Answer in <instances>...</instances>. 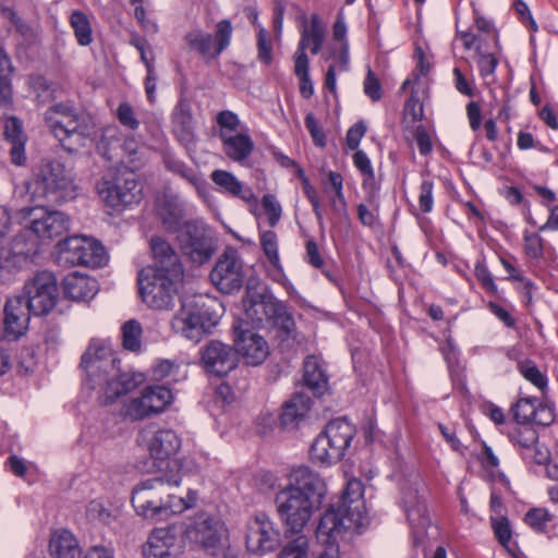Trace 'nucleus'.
<instances>
[{
    "instance_id": "35",
    "label": "nucleus",
    "mask_w": 558,
    "mask_h": 558,
    "mask_svg": "<svg viewBox=\"0 0 558 558\" xmlns=\"http://www.w3.org/2000/svg\"><path fill=\"white\" fill-rule=\"evenodd\" d=\"M69 22L77 44L80 46L90 45L93 41V28L87 14L75 10L71 13Z\"/></svg>"
},
{
    "instance_id": "1",
    "label": "nucleus",
    "mask_w": 558,
    "mask_h": 558,
    "mask_svg": "<svg viewBox=\"0 0 558 558\" xmlns=\"http://www.w3.org/2000/svg\"><path fill=\"white\" fill-rule=\"evenodd\" d=\"M326 494V484L318 473L305 465L294 468L288 484L276 494L278 514L290 531L299 533L320 508Z\"/></svg>"
},
{
    "instance_id": "41",
    "label": "nucleus",
    "mask_w": 558,
    "mask_h": 558,
    "mask_svg": "<svg viewBox=\"0 0 558 558\" xmlns=\"http://www.w3.org/2000/svg\"><path fill=\"white\" fill-rule=\"evenodd\" d=\"M537 404V398H520L510 409L513 420L520 425L532 423Z\"/></svg>"
},
{
    "instance_id": "17",
    "label": "nucleus",
    "mask_w": 558,
    "mask_h": 558,
    "mask_svg": "<svg viewBox=\"0 0 558 558\" xmlns=\"http://www.w3.org/2000/svg\"><path fill=\"white\" fill-rule=\"evenodd\" d=\"M280 531L265 513H256L246 524L245 543L250 553L263 556L277 549Z\"/></svg>"
},
{
    "instance_id": "64",
    "label": "nucleus",
    "mask_w": 558,
    "mask_h": 558,
    "mask_svg": "<svg viewBox=\"0 0 558 558\" xmlns=\"http://www.w3.org/2000/svg\"><path fill=\"white\" fill-rule=\"evenodd\" d=\"M0 13L11 22L21 35L28 36L32 33L31 26L12 8L0 5Z\"/></svg>"
},
{
    "instance_id": "2",
    "label": "nucleus",
    "mask_w": 558,
    "mask_h": 558,
    "mask_svg": "<svg viewBox=\"0 0 558 558\" xmlns=\"http://www.w3.org/2000/svg\"><path fill=\"white\" fill-rule=\"evenodd\" d=\"M177 466L172 462V469ZM182 481L181 473L160 472V474L141 481L132 490L131 502L137 515L153 522L167 520L173 514H179L193 508L197 496L193 490H189L187 497H177L169 489L180 485Z\"/></svg>"
},
{
    "instance_id": "26",
    "label": "nucleus",
    "mask_w": 558,
    "mask_h": 558,
    "mask_svg": "<svg viewBox=\"0 0 558 558\" xmlns=\"http://www.w3.org/2000/svg\"><path fill=\"white\" fill-rule=\"evenodd\" d=\"M4 136L11 144L10 158L15 166H23L26 162L25 144L27 136L23 131L22 122L15 117H10L4 123Z\"/></svg>"
},
{
    "instance_id": "60",
    "label": "nucleus",
    "mask_w": 558,
    "mask_h": 558,
    "mask_svg": "<svg viewBox=\"0 0 558 558\" xmlns=\"http://www.w3.org/2000/svg\"><path fill=\"white\" fill-rule=\"evenodd\" d=\"M492 526H493L494 533H495L498 542L504 547H507L512 537V531H511L509 520L505 517H501L498 519L492 518Z\"/></svg>"
},
{
    "instance_id": "3",
    "label": "nucleus",
    "mask_w": 558,
    "mask_h": 558,
    "mask_svg": "<svg viewBox=\"0 0 558 558\" xmlns=\"http://www.w3.org/2000/svg\"><path fill=\"white\" fill-rule=\"evenodd\" d=\"M366 521L363 484L359 480H350L337 504H331L322 515L317 534L326 536V542L336 541L348 530L360 532Z\"/></svg>"
},
{
    "instance_id": "7",
    "label": "nucleus",
    "mask_w": 558,
    "mask_h": 558,
    "mask_svg": "<svg viewBox=\"0 0 558 558\" xmlns=\"http://www.w3.org/2000/svg\"><path fill=\"white\" fill-rule=\"evenodd\" d=\"M45 122L61 146L72 153L74 145H82L87 136L85 118L69 102L50 106L45 112Z\"/></svg>"
},
{
    "instance_id": "21",
    "label": "nucleus",
    "mask_w": 558,
    "mask_h": 558,
    "mask_svg": "<svg viewBox=\"0 0 558 558\" xmlns=\"http://www.w3.org/2000/svg\"><path fill=\"white\" fill-rule=\"evenodd\" d=\"M33 311L19 296L9 298L3 307V336L15 341L26 333Z\"/></svg>"
},
{
    "instance_id": "9",
    "label": "nucleus",
    "mask_w": 558,
    "mask_h": 558,
    "mask_svg": "<svg viewBox=\"0 0 558 558\" xmlns=\"http://www.w3.org/2000/svg\"><path fill=\"white\" fill-rule=\"evenodd\" d=\"M107 262L105 247L87 236H70L58 243L57 263L60 266L101 267Z\"/></svg>"
},
{
    "instance_id": "43",
    "label": "nucleus",
    "mask_w": 558,
    "mask_h": 558,
    "mask_svg": "<svg viewBox=\"0 0 558 558\" xmlns=\"http://www.w3.org/2000/svg\"><path fill=\"white\" fill-rule=\"evenodd\" d=\"M509 439L514 446L521 448V452H532L534 445L538 444V434L533 427L523 425L515 427L509 434Z\"/></svg>"
},
{
    "instance_id": "48",
    "label": "nucleus",
    "mask_w": 558,
    "mask_h": 558,
    "mask_svg": "<svg viewBox=\"0 0 558 558\" xmlns=\"http://www.w3.org/2000/svg\"><path fill=\"white\" fill-rule=\"evenodd\" d=\"M304 35H307V47L312 45L311 52L317 54L324 43V29L317 14L311 16V29L304 28L302 36Z\"/></svg>"
},
{
    "instance_id": "63",
    "label": "nucleus",
    "mask_w": 558,
    "mask_h": 558,
    "mask_svg": "<svg viewBox=\"0 0 558 558\" xmlns=\"http://www.w3.org/2000/svg\"><path fill=\"white\" fill-rule=\"evenodd\" d=\"M476 53L478 54L477 65L481 76L493 75L498 65L497 58L493 53H482L480 46L476 47Z\"/></svg>"
},
{
    "instance_id": "14",
    "label": "nucleus",
    "mask_w": 558,
    "mask_h": 558,
    "mask_svg": "<svg viewBox=\"0 0 558 558\" xmlns=\"http://www.w3.org/2000/svg\"><path fill=\"white\" fill-rule=\"evenodd\" d=\"M182 254L191 263L203 265L210 260L216 246L204 225L196 221H186L178 235Z\"/></svg>"
},
{
    "instance_id": "4",
    "label": "nucleus",
    "mask_w": 558,
    "mask_h": 558,
    "mask_svg": "<svg viewBox=\"0 0 558 558\" xmlns=\"http://www.w3.org/2000/svg\"><path fill=\"white\" fill-rule=\"evenodd\" d=\"M244 323L253 327H274L286 336H290L294 329V319L287 306L277 300L260 283L248 282L243 298Z\"/></svg>"
},
{
    "instance_id": "25",
    "label": "nucleus",
    "mask_w": 558,
    "mask_h": 558,
    "mask_svg": "<svg viewBox=\"0 0 558 558\" xmlns=\"http://www.w3.org/2000/svg\"><path fill=\"white\" fill-rule=\"evenodd\" d=\"M177 544V536L169 527L154 529L143 545L144 558H169Z\"/></svg>"
},
{
    "instance_id": "28",
    "label": "nucleus",
    "mask_w": 558,
    "mask_h": 558,
    "mask_svg": "<svg viewBox=\"0 0 558 558\" xmlns=\"http://www.w3.org/2000/svg\"><path fill=\"white\" fill-rule=\"evenodd\" d=\"M219 138L226 156L235 162L244 161L254 150V142L248 134L223 132L219 133Z\"/></svg>"
},
{
    "instance_id": "13",
    "label": "nucleus",
    "mask_w": 558,
    "mask_h": 558,
    "mask_svg": "<svg viewBox=\"0 0 558 558\" xmlns=\"http://www.w3.org/2000/svg\"><path fill=\"white\" fill-rule=\"evenodd\" d=\"M181 279L163 275L138 271V291L143 302L155 310H170L177 294V283Z\"/></svg>"
},
{
    "instance_id": "19",
    "label": "nucleus",
    "mask_w": 558,
    "mask_h": 558,
    "mask_svg": "<svg viewBox=\"0 0 558 558\" xmlns=\"http://www.w3.org/2000/svg\"><path fill=\"white\" fill-rule=\"evenodd\" d=\"M32 216L31 230L43 240H52L66 233L70 217L59 210H47L43 205L37 208H24Z\"/></svg>"
},
{
    "instance_id": "58",
    "label": "nucleus",
    "mask_w": 558,
    "mask_h": 558,
    "mask_svg": "<svg viewBox=\"0 0 558 558\" xmlns=\"http://www.w3.org/2000/svg\"><path fill=\"white\" fill-rule=\"evenodd\" d=\"M305 128L311 134L313 142L318 147H325L326 146V135L324 133L323 128L320 126L319 122L315 118V116L310 112L305 116L304 119Z\"/></svg>"
},
{
    "instance_id": "50",
    "label": "nucleus",
    "mask_w": 558,
    "mask_h": 558,
    "mask_svg": "<svg viewBox=\"0 0 558 558\" xmlns=\"http://www.w3.org/2000/svg\"><path fill=\"white\" fill-rule=\"evenodd\" d=\"M523 248L526 256L532 259H539L544 256V240L543 238L533 232H524Z\"/></svg>"
},
{
    "instance_id": "40",
    "label": "nucleus",
    "mask_w": 558,
    "mask_h": 558,
    "mask_svg": "<svg viewBox=\"0 0 558 558\" xmlns=\"http://www.w3.org/2000/svg\"><path fill=\"white\" fill-rule=\"evenodd\" d=\"M517 368L519 373L530 381L533 386H535L541 391L547 389L548 378L545 373H543L534 361L530 359L520 360L517 363Z\"/></svg>"
},
{
    "instance_id": "57",
    "label": "nucleus",
    "mask_w": 558,
    "mask_h": 558,
    "mask_svg": "<svg viewBox=\"0 0 558 558\" xmlns=\"http://www.w3.org/2000/svg\"><path fill=\"white\" fill-rule=\"evenodd\" d=\"M434 182L430 179H424L420 185L418 206L422 213H430L434 206Z\"/></svg>"
},
{
    "instance_id": "56",
    "label": "nucleus",
    "mask_w": 558,
    "mask_h": 558,
    "mask_svg": "<svg viewBox=\"0 0 558 558\" xmlns=\"http://www.w3.org/2000/svg\"><path fill=\"white\" fill-rule=\"evenodd\" d=\"M118 383H119V367L118 366L116 367L114 375L110 374L108 377L102 375L101 384L97 385V387L105 386L104 387V397H102L104 399L101 401L105 405L112 403L117 398L120 397V396H116L112 393V392H114V390H117V389L119 390L120 385H118Z\"/></svg>"
},
{
    "instance_id": "15",
    "label": "nucleus",
    "mask_w": 558,
    "mask_h": 558,
    "mask_svg": "<svg viewBox=\"0 0 558 558\" xmlns=\"http://www.w3.org/2000/svg\"><path fill=\"white\" fill-rule=\"evenodd\" d=\"M213 284L222 293L239 291L244 281L243 263L238 252L228 247L217 259L209 274Z\"/></svg>"
},
{
    "instance_id": "54",
    "label": "nucleus",
    "mask_w": 558,
    "mask_h": 558,
    "mask_svg": "<svg viewBox=\"0 0 558 558\" xmlns=\"http://www.w3.org/2000/svg\"><path fill=\"white\" fill-rule=\"evenodd\" d=\"M364 94L374 102L379 101L383 97V88L377 75L368 68L363 82Z\"/></svg>"
},
{
    "instance_id": "52",
    "label": "nucleus",
    "mask_w": 558,
    "mask_h": 558,
    "mask_svg": "<svg viewBox=\"0 0 558 558\" xmlns=\"http://www.w3.org/2000/svg\"><path fill=\"white\" fill-rule=\"evenodd\" d=\"M307 35L301 36L298 50L294 54V73L298 77L310 75V61L306 56Z\"/></svg>"
},
{
    "instance_id": "42",
    "label": "nucleus",
    "mask_w": 558,
    "mask_h": 558,
    "mask_svg": "<svg viewBox=\"0 0 558 558\" xmlns=\"http://www.w3.org/2000/svg\"><path fill=\"white\" fill-rule=\"evenodd\" d=\"M122 345L131 352H140L142 347L143 329L136 319L125 322L121 328Z\"/></svg>"
},
{
    "instance_id": "62",
    "label": "nucleus",
    "mask_w": 558,
    "mask_h": 558,
    "mask_svg": "<svg viewBox=\"0 0 558 558\" xmlns=\"http://www.w3.org/2000/svg\"><path fill=\"white\" fill-rule=\"evenodd\" d=\"M257 50L259 60L269 64L272 60V46L268 39L267 31L263 27L259 28L257 34Z\"/></svg>"
},
{
    "instance_id": "30",
    "label": "nucleus",
    "mask_w": 558,
    "mask_h": 558,
    "mask_svg": "<svg viewBox=\"0 0 558 558\" xmlns=\"http://www.w3.org/2000/svg\"><path fill=\"white\" fill-rule=\"evenodd\" d=\"M49 553L52 558H82L77 539L66 530L57 531L51 535Z\"/></svg>"
},
{
    "instance_id": "38",
    "label": "nucleus",
    "mask_w": 558,
    "mask_h": 558,
    "mask_svg": "<svg viewBox=\"0 0 558 558\" xmlns=\"http://www.w3.org/2000/svg\"><path fill=\"white\" fill-rule=\"evenodd\" d=\"M143 391L148 397L149 407L155 414L163 412L173 400L172 391L166 386H149Z\"/></svg>"
},
{
    "instance_id": "34",
    "label": "nucleus",
    "mask_w": 558,
    "mask_h": 558,
    "mask_svg": "<svg viewBox=\"0 0 558 558\" xmlns=\"http://www.w3.org/2000/svg\"><path fill=\"white\" fill-rule=\"evenodd\" d=\"M303 369L304 385L310 388L314 395L322 396L327 388L328 381L317 360L314 356L306 357Z\"/></svg>"
},
{
    "instance_id": "53",
    "label": "nucleus",
    "mask_w": 558,
    "mask_h": 558,
    "mask_svg": "<svg viewBox=\"0 0 558 558\" xmlns=\"http://www.w3.org/2000/svg\"><path fill=\"white\" fill-rule=\"evenodd\" d=\"M474 275H475L476 279L480 281L482 288L486 292L494 294V295L497 294L498 287L495 283V280L484 260H477L475 263Z\"/></svg>"
},
{
    "instance_id": "20",
    "label": "nucleus",
    "mask_w": 558,
    "mask_h": 558,
    "mask_svg": "<svg viewBox=\"0 0 558 558\" xmlns=\"http://www.w3.org/2000/svg\"><path fill=\"white\" fill-rule=\"evenodd\" d=\"M235 351L247 365L262 364L269 354L267 341L252 330L244 328L243 323L233 327Z\"/></svg>"
},
{
    "instance_id": "6",
    "label": "nucleus",
    "mask_w": 558,
    "mask_h": 558,
    "mask_svg": "<svg viewBox=\"0 0 558 558\" xmlns=\"http://www.w3.org/2000/svg\"><path fill=\"white\" fill-rule=\"evenodd\" d=\"M356 429L345 417L331 420L311 446V459L329 465L340 461L350 447Z\"/></svg>"
},
{
    "instance_id": "29",
    "label": "nucleus",
    "mask_w": 558,
    "mask_h": 558,
    "mask_svg": "<svg viewBox=\"0 0 558 558\" xmlns=\"http://www.w3.org/2000/svg\"><path fill=\"white\" fill-rule=\"evenodd\" d=\"M210 179L222 193L239 197L247 203L255 199L253 191L250 187H244L242 182L227 170H214L210 174Z\"/></svg>"
},
{
    "instance_id": "32",
    "label": "nucleus",
    "mask_w": 558,
    "mask_h": 558,
    "mask_svg": "<svg viewBox=\"0 0 558 558\" xmlns=\"http://www.w3.org/2000/svg\"><path fill=\"white\" fill-rule=\"evenodd\" d=\"M312 399L303 393H294L289 401L286 402L280 415V422L283 426L296 425L300 420L304 418L311 410Z\"/></svg>"
},
{
    "instance_id": "47",
    "label": "nucleus",
    "mask_w": 558,
    "mask_h": 558,
    "mask_svg": "<svg viewBox=\"0 0 558 558\" xmlns=\"http://www.w3.org/2000/svg\"><path fill=\"white\" fill-rule=\"evenodd\" d=\"M10 252L13 256L28 258L37 254L38 244L36 240L29 239L26 233H20L13 239Z\"/></svg>"
},
{
    "instance_id": "5",
    "label": "nucleus",
    "mask_w": 558,
    "mask_h": 558,
    "mask_svg": "<svg viewBox=\"0 0 558 558\" xmlns=\"http://www.w3.org/2000/svg\"><path fill=\"white\" fill-rule=\"evenodd\" d=\"M27 190L34 202L61 204L76 197V185L71 169L58 160L44 159L36 167Z\"/></svg>"
},
{
    "instance_id": "11",
    "label": "nucleus",
    "mask_w": 558,
    "mask_h": 558,
    "mask_svg": "<svg viewBox=\"0 0 558 558\" xmlns=\"http://www.w3.org/2000/svg\"><path fill=\"white\" fill-rule=\"evenodd\" d=\"M219 322V315L211 304L194 302L184 305L173 317L172 328L183 337L198 342Z\"/></svg>"
},
{
    "instance_id": "27",
    "label": "nucleus",
    "mask_w": 558,
    "mask_h": 558,
    "mask_svg": "<svg viewBox=\"0 0 558 558\" xmlns=\"http://www.w3.org/2000/svg\"><path fill=\"white\" fill-rule=\"evenodd\" d=\"M63 292L68 299L86 301L97 292V281L77 271L71 272L62 281Z\"/></svg>"
},
{
    "instance_id": "37",
    "label": "nucleus",
    "mask_w": 558,
    "mask_h": 558,
    "mask_svg": "<svg viewBox=\"0 0 558 558\" xmlns=\"http://www.w3.org/2000/svg\"><path fill=\"white\" fill-rule=\"evenodd\" d=\"M353 163L359 169V171L364 177L363 179V187L369 189L371 194L368 197V202L373 205L375 203V172L372 167L371 160L363 150H356L353 155Z\"/></svg>"
},
{
    "instance_id": "49",
    "label": "nucleus",
    "mask_w": 558,
    "mask_h": 558,
    "mask_svg": "<svg viewBox=\"0 0 558 558\" xmlns=\"http://www.w3.org/2000/svg\"><path fill=\"white\" fill-rule=\"evenodd\" d=\"M166 166L171 172L180 175L182 179L186 180L196 189H199L204 185V181L196 173V171L191 167L186 166L184 162L180 160L170 159L166 162Z\"/></svg>"
},
{
    "instance_id": "51",
    "label": "nucleus",
    "mask_w": 558,
    "mask_h": 558,
    "mask_svg": "<svg viewBox=\"0 0 558 558\" xmlns=\"http://www.w3.org/2000/svg\"><path fill=\"white\" fill-rule=\"evenodd\" d=\"M262 206L271 228L276 227L282 215V207L272 194H265L262 198Z\"/></svg>"
},
{
    "instance_id": "22",
    "label": "nucleus",
    "mask_w": 558,
    "mask_h": 558,
    "mask_svg": "<svg viewBox=\"0 0 558 558\" xmlns=\"http://www.w3.org/2000/svg\"><path fill=\"white\" fill-rule=\"evenodd\" d=\"M402 502L412 529L414 543L418 544L423 542L426 530L430 524L425 499L416 488L409 487L403 488Z\"/></svg>"
},
{
    "instance_id": "8",
    "label": "nucleus",
    "mask_w": 558,
    "mask_h": 558,
    "mask_svg": "<svg viewBox=\"0 0 558 558\" xmlns=\"http://www.w3.org/2000/svg\"><path fill=\"white\" fill-rule=\"evenodd\" d=\"M100 198L116 210L140 204L143 184L138 174L128 168L117 169L104 177L97 184Z\"/></svg>"
},
{
    "instance_id": "10",
    "label": "nucleus",
    "mask_w": 558,
    "mask_h": 558,
    "mask_svg": "<svg viewBox=\"0 0 558 558\" xmlns=\"http://www.w3.org/2000/svg\"><path fill=\"white\" fill-rule=\"evenodd\" d=\"M19 296L33 311V315L43 316L49 314L57 305L59 299L56 275L49 270L37 271L25 281L22 293Z\"/></svg>"
},
{
    "instance_id": "36",
    "label": "nucleus",
    "mask_w": 558,
    "mask_h": 558,
    "mask_svg": "<svg viewBox=\"0 0 558 558\" xmlns=\"http://www.w3.org/2000/svg\"><path fill=\"white\" fill-rule=\"evenodd\" d=\"M259 242L263 248L264 254L266 255L268 262L274 267L277 276L283 275V269L280 263L279 252H278V236L272 230H265L259 232Z\"/></svg>"
},
{
    "instance_id": "33",
    "label": "nucleus",
    "mask_w": 558,
    "mask_h": 558,
    "mask_svg": "<svg viewBox=\"0 0 558 558\" xmlns=\"http://www.w3.org/2000/svg\"><path fill=\"white\" fill-rule=\"evenodd\" d=\"M157 215L168 231H177L184 214L177 197L163 196L158 203Z\"/></svg>"
},
{
    "instance_id": "31",
    "label": "nucleus",
    "mask_w": 558,
    "mask_h": 558,
    "mask_svg": "<svg viewBox=\"0 0 558 558\" xmlns=\"http://www.w3.org/2000/svg\"><path fill=\"white\" fill-rule=\"evenodd\" d=\"M193 532L195 533L196 542L207 549H214L221 542L223 525L219 520L207 517L195 522Z\"/></svg>"
},
{
    "instance_id": "55",
    "label": "nucleus",
    "mask_w": 558,
    "mask_h": 558,
    "mask_svg": "<svg viewBox=\"0 0 558 558\" xmlns=\"http://www.w3.org/2000/svg\"><path fill=\"white\" fill-rule=\"evenodd\" d=\"M216 123L219 125V133L227 132L231 134L236 132L241 125V121L236 113L231 110H222L216 116Z\"/></svg>"
},
{
    "instance_id": "45",
    "label": "nucleus",
    "mask_w": 558,
    "mask_h": 558,
    "mask_svg": "<svg viewBox=\"0 0 558 558\" xmlns=\"http://www.w3.org/2000/svg\"><path fill=\"white\" fill-rule=\"evenodd\" d=\"M310 539L305 535H299L288 541L279 550L277 558H308Z\"/></svg>"
},
{
    "instance_id": "46",
    "label": "nucleus",
    "mask_w": 558,
    "mask_h": 558,
    "mask_svg": "<svg viewBox=\"0 0 558 558\" xmlns=\"http://www.w3.org/2000/svg\"><path fill=\"white\" fill-rule=\"evenodd\" d=\"M554 519V515L545 508H532L525 517L524 522L536 533H546L548 523Z\"/></svg>"
},
{
    "instance_id": "24",
    "label": "nucleus",
    "mask_w": 558,
    "mask_h": 558,
    "mask_svg": "<svg viewBox=\"0 0 558 558\" xmlns=\"http://www.w3.org/2000/svg\"><path fill=\"white\" fill-rule=\"evenodd\" d=\"M201 360L207 373L226 376L236 366L233 349L218 340H211L201 352Z\"/></svg>"
},
{
    "instance_id": "23",
    "label": "nucleus",
    "mask_w": 558,
    "mask_h": 558,
    "mask_svg": "<svg viewBox=\"0 0 558 558\" xmlns=\"http://www.w3.org/2000/svg\"><path fill=\"white\" fill-rule=\"evenodd\" d=\"M149 452L154 460L165 463V468L159 465L160 472L171 474L172 462L177 463L173 472L178 470L181 473L180 462L173 457L181 448V438L171 429L157 430L149 441Z\"/></svg>"
},
{
    "instance_id": "44",
    "label": "nucleus",
    "mask_w": 558,
    "mask_h": 558,
    "mask_svg": "<svg viewBox=\"0 0 558 558\" xmlns=\"http://www.w3.org/2000/svg\"><path fill=\"white\" fill-rule=\"evenodd\" d=\"M123 414L131 421H141L150 415H154L155 412L149 407L148 397H146L143 391L140 397L133 398L128 403H125Z\"/></svg>"
},
{
    "instance_id": "12",
    "label": "nucleus",
    "mask_w": 558,
    "mask_h": 558,
    "mask_svg": "<svg viewBox=\"0 0 558 558\" xmlns=\"http://www.w3.org/2000/svg\"><path fill=\"white\" fill-rule=\"evenodd\" d=\"M233 27L229 20H221L216 24L215 35L194 28L184 35L187 48L196 52L206 63L219 58L229 47Z\"/></svg>"
},
{
    "instance_id": "59",
    "label": "nucleus",
    "mask_w": 558,
    "mask_h": 558,
    "mask_svg": "<svg viewBox=\"0 0 558 558\" xmlns=\"http://www.w3.org/2000/svg\"><path fill=\"white\" fill-rule=\"evenodd\" d=\"M117 119L119 122L130 129L137 130L140 126V121L135 117V112L133 107L129 102H121L117 109Z\"/></svg>"
},
{
    "instance_id": "39",
    "label": "nucleus",
    "mask_w": 558,
    "mask_h": 558,
    "mask_svg": "<svg viewBox=\"0 0 558 558\" xmlns=\"http://www.w3.org/2000/svg\"><path fill=\"white\" fill-rule=\"evenodd\" d=\"M192 119L189 106L180 102L172 114V121L175 126V133L181 141L192 140Z\"/></svg>"
},
{
    "instance_id": "61",
    "label": "nucleus",
    "mask_w": 558,
    "mask_h": 558,
    "mask_svg": "<svg viewBox=\"0 0 558 558\" xmlns=\"http://www.w3.org/2000/svg\"><path fill=\"white\" fill-rule=\"evenodd\" d=\"M404 116L410 117L413 122H421L424 118V107L415 90H412L404 104Z\"/></svg>"
},
{
    "instance_id": "18",
    "label": "nucleus",
    "mask_w": 558,
    "mask_h": 558,
    "mask_svg": "<svg viewBox=\"0 0 558 558\" xmlns=\"http://www.w3.org/2000/svg\"><path fill=\"white\" fill-rule=\"evenodd\" d=\"M153 263L141 271L155 275H163L175 279L183 278L184 268L179 254L172 245L161 236L150 239Z\"/></svg>"
},
{
    "instance_id": "16",
    "label": "nucleus",
    "mask_w": 558,
    "mask_h": 558,
    "mask_svg": "<svg viewBox=\"0 0 558 558\" xmlns=\"http://www.w3.org/2000/svg\"><path fill=\"white\" fill-rule=\"evenodd\" d=\"M117 357L112 349L105 342L94 340L81 359V367L86 372L90 388L101 384L102 375L116 374Z\"/></svg>"
}]
</instances>
